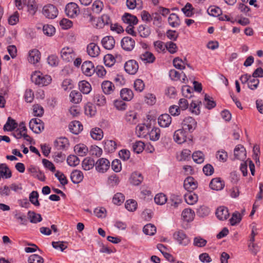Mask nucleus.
Returning a JSON list of instances; mask_svg holds the SVG:
<instances>
[{"label": "nucleus", "instance_id": "obj_1", "mask_svg": "<svg viewBox=\"0 0 263 263\" xmlns=\"http://www.w3.org/2000/svg\"><path fill=\"white\" fill-rule=\"evenodd\" d=\"M31 79L32 82L41 86L49 85L52 80L50 76L44 75L40 71H35L32 74Z\"/></svg>", "mask_w": 263, "mask_h": 263}, {"label": "nucleus", "instance_id": "obj_2", "mask_svg": "<svg viewBox=\"0 0 263 263\" xmlns=\"http://www.w3.org/2000/svg\"><path fill=\"white\" fill-rule=\"evenodd\" d=\"M42 13L47 18L54 19L58 16V10L54 5L48 4L44 6Z\"/></svg>", "mask_w": 263, "mask_h": 263}, {"label": "nucleus", "instance_id": "obj_3", "mask_svg": "<svg viewBox=\"0 0 263 263\" xmlns=\"http://www.w3.org/2000/svg\"><path fill=\"white\" fill-rule=\"evenodd\" d=\"M65 11L66 15L70 18H74L80 13L79 8L74 3L68 4L66 6Z\"/></svg>", "mask_w": 263, "mask_h": 263}, {"label": "nucleus", "instance_id": "obj_4", "mask_svg": "<svg viewBox=\"0 0 263 263\" xmlns=\"http://www.w3.org/2000/svg\"><path fill=\"white\" fill-rule=\"evenodd\" d=\"M29 128L35 133H40L44 128V123L38 118L32 119L29 124Z\"/></svg>", "mask_w": 263, "mask_h": 263}, {"label": "nucleus", "instance_id": "obj_5", "mask_svg": "<svg viewBox=\"0 0 263 263\" xmlns=\"http://www.w3.org/2000/svg\"><path fill=\"white\" fill-rule=\"evenodd\" d=\"M125 71L128 74H135L138 70L139 65L135 60H129L124 64Z\"/></svg>", "mask_w": 263, "mask_h": 263}, {"label": "nucleus", "instance_id": "obj_6", "mask_svg": "<svg viewBox=\"0 0 263 263\" xmlns=\"http://www.w3.org/2000/svg\"><path fill=\"white\" fill-rule=\"evenodd\" d=\"M182 127L184 130H187L190 133L193 132L197 127V122L191 117H187L182 122Z\"/></svg>", "mask_w": 263, "mask_h": 263}, {"label": "nucleus", "instance_id": "obj_7", "mask_svg": "<svg viewBox=\"0 0 263 263\" xmlns=\"http://www.w3.org/2000/svg\"><path fill=\"white\" fill-rule=\"evenodd\" d=\"M61 56L64 61L69 62L74 60L76 54L72 48L66 47L61 50Z\"/></svg>", "mask_w": 263, "mask_h": 263}, {"label": "nucleus", "instance_id": "obj_8", "mask_svg": "<svg viewBox=\"0 0 263 263\" xmlns=\"http://www.w3.org/2000/svg\"><path fill=\"white\" fill-rule=\"evenodd\" d=\"M95 166L98 172L104 173L109 168L110 162L106 158H100L96 162Z\"/></svg>", "mask_w": 263, "mask_h": 263}, {"label": "nucleus", "instance_id": "obj_9", "mask_svg": "<svg viewBox=\"0 0 263 263\" xmlns=\"http://www.w3.org/2000/svg\"><path fill=\"white\" fill-rule=\"evenodd\" d=\"M121 45L124 50L131 51L135 47V41L130 37L125 36L121 40Z\"/></svg>", "mask_w": 263, "mask_h": 263}, {"label": "nucleus", "instance_id": "obj_10", "mask_svg": "<svg viewBox=\"0 0 263 263\" xmlns=\"http://www.w3.org/2000/svg\"><path fill=\"white\" fill-rule=\"evenodd\" d=\"M173 236L180 245L186 246L190 242L189 238L182 230L175 232Z\"/></svg>", "mask_w": 263, "mask_h": 263}, {"label": "nucleus", "instance_id": "obj_11", "mask_svg": "<svg viewBox=\"0 0 263 263\" xmlns=\"http://www.w3.org/2000/svg\"><path fill=\"white\" fill-rule=\"evenodd\" d=\"M83 73L86 76H91L95 72V67L93 63L90 61L84 62L81 67Z\"/></svg>", "mask_w": 263, "mask_h": 263}, {"label": "nucleus", "instance_id": "obj_12", "mask_svg": "<svg viewBox=\"0 0 263 263\" xmlns=\"http://www.w3.org/2000/svg\"><path fill=\"white\" fill-rule=\"evenodd\" d=\"M183 186L189 192H192L197 187V182L192 177H187L184 181Z\"/></svg>", "mask_w": 263, "mask_h": 263}, {"label": "nucleus", "instance_id": "obj_13", "mask_svg": "<svg viewBox=\"0 0 263 263\" xmlns=\"http://www.w3.org/2000/svg\"><path fill=\"white\" fill-rule=\"evenodd\" d=\"M235 158L240 160H244L246 158V151L243 145H237L234 150Z\"/></svg>", "mask_w": 263, "mask_h": 263}, {"label": "nucleus", "instance_id": "obj_14", "mask_svg": "<svg viewBox=\"0 0 263 263\" xmlns=\"http://www.w3.org/2000/svg\"><path fill=\"white\" fill-rule=\"evenodd\" d=\"M87 52L89 55L95 58L98 57L100 52L99 47L95 43H89L87 47Z\"/></svg>", "mask_w": 263, "mask_h": 263}, {"label": "nucleus", "instance_id": "obj_15", "mask_svg": "<svg viewBox=\"0 0 263 263\" xmlns=\"http://www.w3.org/2000/svg\"><path fill=\"white\" fill-rule=\"evenodd\" d=\"M101 43L105 49L111 50L115 47V40L112 36H106L102 39Z\"/></svg>", "mask_w": 263, "mask_h": 263}, {"label": "nucleus", "instance_id": "obj_16", "mask_svg": "<svg viewBox=\"0 0 263 263\" xmlns=\"http://www.w3.org/2000/svg\"><path fill=\"white\" fill-rule=\"evenodd\" d=\"M174 141L178 144H182L186 141L185 132L183 129L176 130L173 136Z\"/></svg>", "mask_w": 263, "mask_h": 263}, {"label": "nucleus", "instance_id": "obj_17", "mask_svg": "<svg viewBox=\"0 0 263 263\" xmlns=\"http://www.w3.org/2000/svg\"><path fill=\"white\" fill-rule=\"evenodd\" d=\"M101 88L106 95L111 94L115 90L114 84L109 81H104L101 84Z\"/></svg>", "mask_w": 263, "mask_h": 263}, {"label": "nucleus", "instance_id": "obj_18", "mask_svg": "<svg viewBox=\"0 0 263 263\" xmlns=\"http://www.w3.org/2000/svg\"><path fill=\"white\" fill-rule=\"evenodd\" d=\"M158 121L161 127H167L170 126L172 122V118L168 114H164L159 117Z\"/></svg>", "mask_w": 263, "mask_h": 263}, {"label": "nucleus", "instance_id": "obj_19", "mask_svg": "<svg viewBox=\"0 0 263 263\" xmlns=\"http://www.w3.org/2000/svg\"><path fill=\"white\" fill-rule=\"evenodd\" d=\"M224 182L220 178L213 179L210 183V187L213 190L219 191L223 189Z\"/></svg>", "mask_w": 263, "mask_h": 263}, {"label": "nucleus", "instance_id": "obj_20", "mask_svg": "<svg viewBox=\"0 0 263 263\" xmlns=\"http://www.w3.org/2000/svg\"><path fill=\"white\" fill-rule=\"evenodd\" d=\"M123 22L128 25H135L138 22L137 17L128 13H125L122 17Z\"/></svg>", "mask_w": 263, "mask_h": 263}, {"label": "nucleus", "instance_id": "obj_21", "mask_svg": "<svg viewBox=\"0 0 263 263\" xmlns=\"http://www.w3.org/2000/svg\"><path fill=\"white\" fill-rule=\"evenodd\" d=\"M41 58L40 51L36 49L31 50L29 52L28 61L32 64H35L38 63Z\"/></svg>", "mask_w": 263, "mask_h": 263}, {"label": "nucleus", "instance_id": "obj_22", "mask_svg": "<svg viewBox=\"0 0 263 263\" xmlns=\"http://www.w3.org/2000/svg\"><path fill=\"white\" fill-rule=\"evenodd\" d=\"M124 119L130 124H136L138 122L137 113L134 110L127 111L125 114Z\"/></svg>", "mask_w": 263, "mask_h": 263}, {"label": "nucleus", "instance_id": "obj_23", "mask_svg": "<svg viewBox=\"0 0 263 263\" xmlns=\"http://www.w3.org/2000/svg\"><path fill=\"white\" fill-rule=\"evenodd\" d=\"M70 131L73 134L77 135L83 130V125L78 121H73L69 125Z\"/></svg>", "mask_w": 263, "mask_h": 263}, {"label": "nucleus", "instance_id": "obj_24", "mask_svg": "<svg viewBox=\"0 0 263 263\" xmlns=\"http://www.w3.org/2000/svg\"><path fill=\"white\" fill-rule=\"evenodd\" d=\"M216 215L219 220H226L229 216V210L225 206H220L217 209Z\"/></svg>", "mask_w": 263, "mask_h": 263}, {"label": "nucleus", "instance_id": "obj_25", "mask_svg": "<svg viewBox=\"0 0 263 263\" xmlns=\"http://www.w3.org/2000/svg\"><path fill=\"white\" fill-rule=\"evenodd\" d=\"M149 126L148 125L139 124L136 128V133L139 137H144L149 132Z\"/></svg>", "mask_w": 263, "mask_h": 263}, {"label": "nucleus", "instance_id": "obj_26", "mask_svg": "<svg viewBox=\"0 0 263 263\" xmlns=\"http://www.w3.org/2000/svg\"><path fill=\"white\" fill-rule=\"evenodd\" d=\"M143 180V177L141 174L137 172L133 173L130 178V183L134 185H139Z\"/></svg>", "mask_w": 263, "mask_h": 263}, {"label": "nucleus", "instance_id": "obj_27", "mask_svg": "<svg viewBox=\"0 0 263 263\" xmlns=\"http://www.w3.org/2000/svg\"><path fill=\"white\" fill-rule=\"evenodd\" d=\"M140 59L145 63H152L155 60L154 54L149 51H145L140 55Z\"/></svg>", "mask_w": 263, "mask_h": 263}, {"label": "nucleus", "instance_id": "obj_28", "mask_svg": "<svg viewBox=\"0 0 263 263\" xmlns=\"http://www.w3.org/2000/svg\"><path fill=\"white\" fill-rule=\"evenodd\" d=\"M70 178L73 183L77 184L82 181L83 179V174L80 171L74 170L72 172Z\"/></svg>", "mask_w": 263, "mask_h": 263}, {"label": "nucleus", "instance_id": "obj_29", "mask_svg": "<svg viewBox=\"0 0 263 263\" xmlns=\"http://www.w3.org/2000/svg\"><path fill=\"white\" fill-rule=\"evenodd\" d=\"M0 176L6 179L10 178L12 176L11 171L5 163L0 164Z\"/></svg>", "mask_w": 263, "mask_h": 263}, {"label": "nucleus", "instance_id": "obj_30", "mask_svg": "<svg viewBox=\"0 0 263 263\" xmlns=\"http://www.w3.org/2000/svg\"><path fill=\"white\" fill-rule=\"evenodd\" d=\"M181 215L183 220L189 222L193 220L195 214L191 209H185L182 211Z\"/></svg>", "mask_w": 263, "mask_h": 263}, {"label": "nucleus", "instance_id": "obj_31", "mask_svg": "<svg viewBox=\"0 0 263 263\" xmlns=\"http://www.w3.org/2000/svg\"><path fill=\"white\" fill-rule=\"evenodd\" d=\"M168 22L172 27H177L180 24V21L179 16L175 13H172L168 18Z\"/></svg>", "mask_w": 263, "mask_h": 263}, {"label": "nucleus", "instance_id": "obj_32", "mask_svg": "<svg viewBox=\"0 0 263 263\" xmlns=\"http://www.w3.org/2000/svg\"><path fill=\"white\" fill-rule=\"evenodd\" d=\"M121 98L125 101H130L134 96L133 91L128 88H123L120 91Z\"/></svg>", "mask_w": 263, "mask_h": 263}, {"label": "nucleus", "instance_id": "obj_33", "mask_svg": "<svg viewBox=\"0 0 263 263\" xmlns=\"http://www.w3.org/2000/svg\"><path fill=\"white\" fill-rule=\"evenodd\" d=\"M28 218L30 222L33 223H36L42 220V218L40 214H36L34 212L29 211L28 212Z\"/></svg>", "mask_w": 263, "mask_h": 263}, {"label": "nucleus", "instance_id": "obj_34", "mask_svg": "<svg viewBox=\"0 0 263 263\" xmlns=\"http://www.w3.org/2000/svg\"><path fill=\"white\" fill-rule=\"evenodd\" d=\"M90 135L93 139L100 140L103 137V132L101 128L96 127L91 129L90 131Z\"/></svg>", "mask_w": 263, "mask_h": 263}, {"label": "nucleus", "instance_id": "obj_35", "mask_svg": "<svg viewBox=\"0 0 263 263\" xmlns=\"http://www.w3.org/2000/svg\"><path fill=\"white\" fill-rule=\"evenodd\" d=\"M79 86L80 91L84 94H88L91 90V85L86 81H81Z\"/></svg>", "mask_w": 263, "mask_h": 263}, {"label": "nucleus", "instance_id": "obj_36", "mask_svg": "<svg viewBox=\"0 0 263 263\" xmlns=\"http://www.w3.org/2000/svg\"><path fill=\"white\" fill-rule=\"evenodd\" d=\"M74 150L80 156H84L88 152L87 147L83 144H77L74 146Z\"/></svg>", "mask_w": 263, "mask_h": 263}, {"label": "nucleus", "instance_id": "obj_37", "mask_svg": "<svg viewBox=\"0 0 263 263\" xmlns=\"http://www.w3.org/2000/svg\"><path fill=\"white\" fill-rule=\"evenodd\" d=\"M83 168L85 171H88L92 168L95 165V161L89 157L84 159L82 163Z\"/></svg>", "mask_w": 263, "mask_h": 263}, {"label": "nucleus", "instance_id": "obj_38", "mask_svg": "<svg viewBox=\"0 0 263 263\" xmlns=\"http://www.w3.org/2000/svg\"><path fill=\"white\" fill-rule=\"evenodd\" d=\"M69 97L70 101L75 104L80 103L82 100L81 93L77 90H72L70 93Z\"/></svg>", "mask_w": 263, "mask_h": 263}, {"label": "nucleus", "instance_id": "obj_39", "mask_svg": "<svg viewBox=\"0 0 263 263\" xmlns=\"http://www.w3.org/2000/svg\"><path fill=\"white\" fill-rule=\"evenodd\" d=\"M93 101L97 105L100 106H104L106 103L105 97L100 93H97L94 96Z\"/></svg>", "mask_w": 263, "mask_h": 263}, {"label": "nucleus", "instance_id": "obj_40", "mask_svg": "<svg viewBox=\"0 0 263 263\" xmlns=\"http://www.w3.org/2000/svg\"><path fill=\"white\" fill-rule=\"evenodd\" d=\"M17 124L15 122V120L12 119L11 117H8L7 122L4 126V130L8 131H12L16 128Z\"/></svg>", "mask_w": 263, "mask_h": 263}, {"label": "nucleus", "instance_id": "obj_41", "mask_svg": "<svg viewBox=\"0 0 263 263\" xmlns=\"http://www.w3.org/2000/svg\"><path fill=\"white\" fill-rule=\"evenodd\" d=\"M116 143L112 140H106L104 141V149L108 152L112 153L116 149Z\"/></svg>", "mask_w": 263, "mask_h": 263}, {"label": "nucleus", "instance_id": "obj_42", "mask_svg": "<svg viewBox=\"0 0 263 263\" xmlns=\"http://www.w3.org/2000/svg\"><path fill=\"white\" fill-rule=\"evenodd\" d=\"M68 144V140L66 138H60L54 142V145L59 149L65 148Z\"/></svg>", "mask_w": 263, "mask_h": 263}, {"label": "nucleus", "instance_id": "obj_43", "mask_svg": "<svg viewBox=\"0 0 263 263\" xmlns=\"http://www.w3.org/2000/svg\"><path fill=\"white\" fill-rule=\"evenodd\" d=\"M184 198L186 202L189 204H194L198 200V196L195 194L191 193L186 194L184 196Z\"/></svg>", "mask_w": 263, "mask_h": 263}, {"label": "nucleus", "instance_id": "obj_44", "mask_svg": "<svg viewBox=\"0 0 263 263\" xmlns=\"http://www.w3.org/2000/svg\"><path fill=\"white\" fill-rule=\"evenodd\" d=\"M149 136L152 141H157L160 138V129L158 127H154L150 132L149 131Z\"/></svg>", "mask_w": 263, "mask_h": 263}, {"label": "nucleus", "instance_id": "obj_45", "mask_svg": "<svg viewBox=\"0 0 263 263\" xmlns=\"http://www.w3.org/2000/svg\"><path fill=\"white\" fill-rule=\"evenodd\" d=\"M144 146V143L143 142L137 141L133 143L132 148L135 153L139 154L143 151Z\"/></svg>", "mask_w": 263, "mask_h": 263}, {"label": "nucleus", "instance_id": "obj_46", "mask_svg": "<svg viewBox=\"0 0 263 263\" xmlns=\"http://www.w3.org/2000/svg\"><path fill=\"white\" fill-rule=\"evenodd\" d=\"M143 232L146 235H153L156 232V228L151 223L147 224L144 227Z\"/></svg>", "mask_w": 263, "mask_h": 263}, {"label": "nucleus", "instance_id": "obj_47", "mask_svg": "<svg viewBox=\"0 0 263 263\" xmlns=\"http://www.w3.org/2000/svg\"><path fill=\"white\" fill-rule=\"evenodd\" d=\"M192 158L194 162L197 163H202L204 160V154L201 151L194 152L192 155Z\"/></svg>", "mask_w": 263, "mask_h": 263}, {"label": "nucleus", "instance_id": "obj_48", "mask_svg": "<svg viewBox=\"0 0 263 263\" xmlns=\"http://www.w3.org/2000/svg\"><path fill=\"white\" fill-rule=\"evenodd\" d=\"M251 78L249 79L248 86L251 90H255L258 86L259 80L256 77H253L251 75Z\"/></svg>", "mask_w": 263, "mask_h": 263}, {"label": "nucleus", "instance_id": "obj_49", "mask_svg": "<svg viewBox=\"0 0 263 263\" xmlns=\"http://www.w3.org/2000/svg\"><path fill=\"white\" fill-rule=\"evenodd\" d=\"M85 113L90 117L94 116L96 113V107L91 103H87L85 106Z\"/></svg>", "mask_w": 263, "mask_h": 263}, {"label": "nucleus", "instance_id": "obj_50", "mask_svg": "<svg viewBox=\"0 0 263 263\" xmlns=\"http://www.w3.org/2000/svg\"><path fill=\"white\" fill-rule=\"evenodd\" d=\"M115 62V58L112 54H107L104 57V62L106 66L111 67L114 65Z\"/></svg>", "mask_w": 263, "mask_h": 263}, {"label": "nucleus", "instance_id": "obj_51", "mask_svg": "<svg viewBox=\"0 0 263 263\" xmlns=\"http://www.w3.org/2000/svg\"><path fill=\"white\" fill-rule=\"evenodd\" d=\"M154 200L156 204L159 205H163L166 203L167 201V198L164 194L159 193L155 196Z\"/></svg>", "mask_w": 263, "mask_h": 263}, {"label": "nucleus", "instance_id": "obj_52", "mask_svg": "<svg viewBox=\"0 0 263 263\" xmlns=\"http://www.w3.org/2000/svg\"><path fill=\"white\" fill-rule=\"evenodd\" d=\"M193 10L194 8L192 7V5L189 3H187L185 6L181 9V11L187 17H191L193 15Z\"/></svg>", "mask_w": 263, "mask_h": 263}, {"label": "nucleus", "instance_id": "obj_53", "mask_svg": "<svg viewBox=\"0 0 263 263\" xmlns=\"http://www.w3.org/2000/svg\"><path fill=\"white\" fill-rule=\"evenodd\" d=\"M67 162L70 166H76L80 163V160L75 155H69L67 158Z\"/></svg>", "mask_w": 263, "mask_h": 263}, {"label": "nucleus", "instance_id": "obj_54", "mask_svg": "<svg viewBox=\"0 0 263 263\" xmlns=\"http://www.w3.org/2000/svg\"><path fill=\"white\" fill-rule=\"evenodd\" d=\"M138 31L140 36L143 37H147L151 33L150 29L146 25H140L139 27Z\"/></svg>", "mask_w": 263, "mask_h": 263}, {"label": "nucleus", "instance_id": "obj_55", "mask_svg": "<svg viewBox=\"0 0 263 263\" xmlns=\"http://www.w3.org/2000/svg\"><path fill=\"white\" fill-rule=\"evenodd\" d=\"M39 194L36 191H32L29 195V201L35 206H39L40 202L38 200Z\"/></svg>", "mask_w": 263, "mask_h": 263}, {"label": "nucleus", "instance_id": "obj_56", "mask_svg": "<svg viewBox=\"0 0 263 263\" xmlns=\"http://www.w3.org/2000/svg\"><path fill=\"white\" fill-rule=\"evenodd\" d=\"M137 202L133 200V199H130L126 201V203L125 204V206L126 209L131 212H133L135 211L137 209Z\"/></svg>", "mask_w": 263, "mask_h": 263}, {"label": "nucleus", "instance_id": "obj_57", "mask_svg": "<svg viewBox=\"0 0 263 263\" xmlns=\"http://www.w3.org/2000/svg\"><path fill=\"white\" fill-rule=\"evenodd\" d=\"M189 109L192 114H194L196 115H198L200 112L199 107V103L198 102L195 101H193L191 102Z\"/></svg>", "mask_w": 263, "mask_h": 263}, {"label": "nucleus", "instance_id": "obj_58", "mask_svg": "<svg viewBox=\"0 0 263 263\" xmlns=\"http://www.w3.org/2000/svg\"><path fill=\"white\" fill-rule=\"evenodd\" d=\"M241 220L240 214L236 212L232 214V217L230 219V222L232 226H234L238 223Z\"/></svg>", "mask_w": 263, "mask_h": 263}, {"label": "nucleus", "instance_id": "obj_59", "mask_svg": "<svg viewBox=\"0 0 263 263\" xmlns=\"http://www.w3.org/2000/svg\"><path fill=\"white\" fill-rule=\"evenodd\" d=\"M208 13L213 16H218L221 14V10L218 7L211 6L208 9Z\"/></svg>", "mask_w": 263, "mask_h": 263}, {"label": "nucleus", "instance_id": "obj_60", "mask_svg": "<svg viewBox=\"0 0 263 263\" xmlns=\"http://www.w3.org/2000/svg\"><path fill=\"white\" fill-rule=\"evenodd\" d=\"M210 212V210L207 206L202 205L200 206L197 211V215L200 217H204L208 216Z\"/></svg>", "mask_w": 263, "mask_h": 263}, {"label": "nucleus", "instance_id": "obj_61", "mask_svg": "<svg viewBox=\"0 0 263 263\" xmlns=\"http://www.w3.org/2000/svg\"><path fill=\"white\" fill-rule=\"evenodd\" d=\"M120 182V180L116 175H113L109 176L107 180V183L110 186L114 187L117 186Z\"/></svg>", "mask_w": 263, "mask_h": 263}, {"label": "nucleus", "instance_id": "obj_62", "mask_svg": "<svg viewBox=\"0 0 263 263\" xmlns=\"http://www.w3.org/2000/svg\"><path fill=\"white\" fill-rule=\"evenodd\" d=\"M44 33L48 36H52L55 33V28L52 25H46L43 27Z\"/></svg>", "mask_w": 263, "mask_h": 263}, {"label": "nucleus", "instance_id": "obj_63", "mask_svg": "<svg viewBox=\"0 0 263 263\" xmlns=\"http://www.w3.org/2000/svg\"><path fill=\"white\" fill-rule=\"evenodd\" d=\"M114 105L117 109L121 111L125 110L127 107L126 103L120 100H115Z\"/></svg>", "mask_w": 263, "mask_h": 263}, {"label": "nucleus", "instance_id": "obj_64", "mask_svg": "<svg viewBox=\"0 0 263 263\" xmlns=\"http://www.w3.org/2000/svg\"><path fill=\"white\" fill-rule=\"evenodd\" d=\"M29 263H43L44 259L37 254H33L28 258Z\"/></svg>", "mask_w": 263, "mask_h": 263}]
</instances>
